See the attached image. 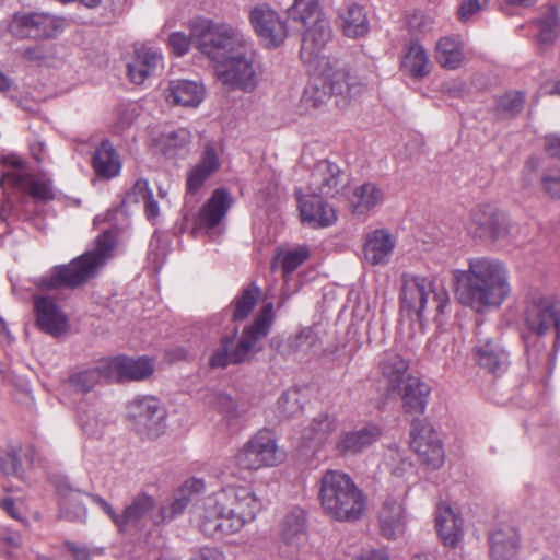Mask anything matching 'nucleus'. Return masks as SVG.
<instances>
[{"mask_svg": "<svg viewBox=\"0 0 560 560\" xmlns=\"http://www.w3.org/2000/svg\"><path fill=\"white\" fill-rule=\"evenodd\" d=\"M458 301L476 312L500 306L509 296L511 287L505 266L486 257L471 258L467 270H456Z\"/></svg>", "mask_w": 560, "mask_h": 560, "instance_id": "obj_1", "label": "nucleus"}, {"mask_svg": "<svg viewBox=\"0 0 560 560\" xmlns=\"http://www.w3.org/2000/svg\"><path fill=\"white\" fill-rule=\"evenodd\" d=\"M2 163L9 167L2 173L0 186L5 199L0 208V219L28 220L32 214L31 206L36 200L52 199L54 192L49 180L35 177L31 174L23 160L16 154L3 158Z\"/></svg>", "mask_w": 560, "mask_h": 560, "instance_id": "obj_2", "label": "nucleus"}, {"mask_svg": "<svg viewBox=\"0 0 560 560\" xmlns=\"http://www.w3.org/2000/svg\"><path fill=\"white\" fill-rule=\"evenodd\" d=\"M318 498L324 513L335 521H358L366 510L364 493L340 470H327L322 476Z\"/></svg>", "mask_w": 560, "mask_h": 560, "instance_id": "obj_3", "label": "nucleus"}, {"mask_svg": "<svg viewBox=\"0 0 560 560\" xmlns=\"http://www.w3.org/2000/svg\"><path fill=\"white\" fill-rule=\"evenodd\" d=\"M192 46L220 66L250 44L243 32L229 23L198 19L191 23Z\"/></svg>", "mask_w": 560, "mask_h": 560, "instance_id": "obj_4", "label": "nucleus"}, {"mask_svg": "<svg viewBox=\"0 0 560 560\" xmlns=\"http://www.w3.org/2000/svg\"><path fill=\"white\" fill-rule=\"evenodd\" d=\"M314 70L323 78V85L328 88L337 106H346L365 90V85L339 59L322 58Z\"/></svg>", "mask_w": 560, "mask_h": 560, "instance_id": "obj_5", "label": "nucleus"}, {"mask_svg": "<svg viewBox=\"0 0 560 560\" xmlns=\"http://www.w3.org/2000/svg\"><path fill=\"white\" fill-rule=\"evenodd\" d=\"M257 62L252 43L230 57L220 66H215L219 81L232 90L253 92L258 84Z\"/></svg>", "mask_w": 560, "mask_h": 560, "instance_id": "obj_6", "label": "nucleus"}, {"mask_svg": "<svg viewBox=\"0 0 560 560\" xmlns=\"http://www.w3.org/2000/svg\"><path fill=\"white\" fill-rule=\"evenodd\" d=\"M2 26L18 39L52 38L63 30L60 19L40 12H15L2 22Z\"/></svg>", "mask_w": 560, "mask_h": 560, "instance_id": "obj_7", "label": "nucleus"}, {"mask_svg": "<svg viewBox=\"0 0 560 560\" xmlns=\"http://www.w3.org/2000/svg\"><path fill=\"white\" fill-rule=\"evenodd\" d=\"M283 458L273 433L269 430H260L240 450L236 464L241 469L258 470L277 466Z\"/></svg>", "mask_w": 560, "mask_h": 560, "instance_id": "obj_8", "label": "nucleus"}, {"mask_svg": "<svg viewBox=\"0 0 560 560\" xmlns=\"http://www.w3.org/2000/svg\"><path fill=\"white\" fill-rule=\"evenodd\" d=\"M192 522L208 537L232 534L226 528L228 512L222 489L207 497L196 498L190 508Z\"/></svg>", "mask_w": 560, "mask_h": 560, "instance_id": "obj_9", "label": "nucleus"}, {"mask_svg": "<svg viewBox=\"0 0 560 560\" xmlns=\"http://www.w3.org/2000/svg\"><path fill=\"white\" fill-rule=\"evenodd\" d=\"M228 512L226 528L231 533L240 532L255 520L261 509V502L255 492L244 486H229L222 489Z\"/></svg>", "mask_w": 560, "mask_h": 560, "instance_id": "obj_10", "label": "nucleus"}, {"mask_svg": "<svg viewBox=\"0 0 560 560\" xmlns=\"http://www.w3.org/2000/svg\"><path fill=\"white\" fill-rule=\"evenodd\" d=\"M115 235L106 231L95 243V248L72 259V289L81 287L94 278L113 256Z\"/></svg>", "mask_w": 560, "mask_h": 560, "instance_id": "obj_11", "label": "nucleus"}, {"mask_svg": "<svg viewBox=\"0 0 560 560\" xmlns=\"http://www.w3.org/2000/svg\"><path fill=\"white\" fill-rule=\"evenodd\" d=\"M273 319V305L270 302L266 303L254 323L243 329L240 339L233 347L235 363L248 362L262 350L261 340L269 334Z\"/></svg>", "mask_w": 560, "mask_h": 560, "instance_id": "obj_12", "label": "nucleus"}, {"mask_svg": "<svg viewBox=\"0 0 560 560\" xmlns=\"http://www.w3.org/2000/svg\"><path fill=\"white\" fill-rule=\"evenodd\" d=\"M527 329L538 336L556 330L555 347L560 345V300L552 296L534 298L524 314Z\"/></svg>", "mask_w": 560, "mask_h": 560, "instance_id": "obj_13", "label": "nucleus"}, {"mask_svg": "<svg viewBox=\"0 0 560 560\" xmlns=\"http://www.w3.org/2000/svg\"><path fill=\"white\" fill-rule=\"evenodd\" d=\"M127 415L141 434L158 438L164 431L166 412L153 396H140L129 401Z\"/></svg>", "mask_w": 560, "mask_h": 560, "instance_id": "obj_14", "label": "nucleus"}, {"mask_svg": "<svg viewBox=\"0 0 560 560\" xmlns=\"http://www.w3.org/2000/svg\"><path fill=\"white\" fill-rule=\"evenodd\" d=\"M432 280L411 273L400 277V311L410 319L424 322L425 301L430 293Z\"/></svg>", "mask_w": 560, "mask_h": 560, "instance_id": "obj_15", "label": "nucleus"}, {"mask_svg": "<svg viewBox=\"0 0 560 560\" xmlns=\"http://www.w3.org/2000/svg\"><path fill=\"white\" fill-rule=\"evenodd\" d=\"M32 300L35 324L42 331L54 337L67 332L69 318L59 300L45 292L33 294Z\"/></svg>", "mask_w": 560, "mask_h": 560, "instance_id": "obj_16", "label": "nucleus"}, {"mask_svg": "<svg viewBox=\"0 0 560 560\" xmlns=\"http://www.w3.org/2000/svg\"><path fill=\"white\" fill-rule=\"evenodd\" d=\"M410 446L431 468L438 469L443 465L445 454L442 441L430 423L422 420L412 421Z\"/></svg>", "mask_w": 560, "mask_h": 560, "instance_id": "obj_17", "label": "nucleus"}, {"mask_svg": "<svg viewBox=\"0 0 560 560\" xmlns=\"http://www.w3.org/2000/svg\"><path fill=\"white\" fill-rule=\"evenodd\" d=\"M349 184V176L329 160L316 162L311 173L308 191L316 196L335 198L342 194Z\"/></svg>", "mask_w": 560, "mask_h": 560, "instance_id": "obj_18", "label": "nucleus"}, {"mask_svg": "<svg viewBox=\"0 0 560 560\" xmlns=\"http://www.w3.org/2000/svg\"><path fill=\"white\" fill-rule=\"evenodd\" d=\"M104 369L107 382H140L153 374L154 364L147 357L117 355L104 360Z\"/></svg>", "mask_w": 560, "mask_h": 560, "instance_id": "obj_19", "label": "nucleus"}, {"mask_svg": "<svg viewBox=\"0 0 560 560\" xmlns=\"http://www.w3.org/2000/svg\"><path fill=\"white\" fill-rule=\"evenodd\" d=\"M248 19L254 32L267 46L278 47L288 36L285 23L267 4H259L250 9Z\"/></svg>", "mask_w": 560, "mask_h": 560, "instance_id": "obj_20", "label": "nucleus"}, {"mask_svg": "<svg viewBox=\"0 0 560 560\" xmlns=\"http://www.w3.org/2000/svg\"><path fill=\"white\" fill-rule=\"evenodd\" d=\"M476 338L475 360L477 364L492 374H500L506 371L509 354L499 341L488 336L486 326L478 325Z\"/></svg>", "mask_w": 560, "mask_h": 560, "instance_id": "obj_21", "label": "nucleus"}, {"mask_svg": "<svg viewBox=\"0 0 560 560\" xmlns=\"http://www.w3.org/2000/svg\"><path fill=\"white\" fill-rule=\"evenodd\" d=\"M298 31L301 32L302 35L300 49L301 59L313 68L318 67L320 59L327 58L320 54L325 45L331 38L329 21H319L318 24L315 23L303 28H298Z\"/></svg>", "mask_w": 560, "mask_h": 560, "instance_id": "obj_22", "label": "nucleus"}, {"mask_svg": "<svg viewBox=\"0 0 560 560\" xmlns=\"http://www.w3.org/2000/svg\"><path fill=\"white\" fill-rule=\"evenodd\" d=\"M162 62L163 56L158 48L140 45L135 48L132 57L127 62L128 77L132 83L142 84L162 67Z\"/></svg>", "mask_w": 560, "mask_h": 560, "instance_id": "obj_23", "label": "nucleus"}, {"mask_svg": "<svg viewBox=\"0 0 560 560\" xmlns=\"http://www.w3.org/2000/svg\"><path fill=\"white\" fill-rule=\"evenodd\" d=\"M155 500L152 495L141 492L135 495L121 513L120 532L141 529L148 523L154 524Z\"/></svg>", "mask_w": 560, "mask_h": 560, "instance_id": "obj_24", "label": "nucleus"}, {"mask_svg": "<svg viewBox=\"0 0 560 560\" xmlns=\"http://www.w3.org/2000/svg\"><path fill=\"white\" fill-rule=\"evenodd\" d=\"M474 233L480 237L493 240L504 237L508 234V221L504 213L490 205L480 206L471 213Z\"/></svg>", "mask_w": 560, "mask_h": 560, "instance_id": "obj_25", "label": "nucleus"}, {"mask_svg": "<svg viewBox=\"0 0 560 560\" xmlns=\"http://www.w3.org/2000/svg\"><path fill=\"white\" fill-rule=\"evenodd\" d=\"M396 247L395 237L386 230L378 229L365 237L364 259L372 266L386 265Z\"/></svg>", "mask_w": 560, "mask_h": 560, "instance_id": "obj_26", "label": "nucleus"}, {"mask_svg": "<svg viewBox=\"0 0 560 560\" xmlns=\"http://www.w3.org/2000/svg\"><path fill=\"white\" fill-rule=\"evenodd\" d=\"M338 18L342 33L349 38L364 37L370 31L368 12L358 2H346L338 10Z\"/></svg>", "mask_w": 560, "mask_h": 560, "instance_id": "obj_27", "label": "nucleus"}, {"mask_svg": "<svg viewBox=\"0 0 560 560\" xmlns=\"http://www.w3.org/2000/svg\"><path fill=\"white\" fill-rule=\"evenodd\" d=\"M205 483L202 480H187L174 499L168 504H164L160 508L156 518H154V524L158 525L160 523L170 522L180 515L190 502H195L196 498H194V493L201 491Z\"/></svg>", "mask_w": 560, "mask_h": 560, "instance_id": "obj_28", "label": "nucleus"}, {"mask_svg": "<svg viewBox=\"0 0 560 560\" xmlns=\"http://www.w3.org/2000/svg\"><path fill=\"white\" fill-rule=\"evenodd\" d=\"M165 96L173 104L197 107L205 98V88L201 83L191 80H172L168 83Z\"/></svg>", "mask_w": 560, "mask_h": 560, "instance_id": "obj_29", "label": "nucleus"}, {"mask_svg": "<svg viewBox=\"0 0 560 560\" xmlns=\"http://www.w3.org/2000/svg\"><path fill=\"white\" fill-rule=\"evenodd\" d=\"M435 526L445 546L455 547L463 537V520L446 503H441L436 511Z\"/></svg>", "mask_w": 560, "mask_h": 560, "instance_id": "obj_30", "label": "nucleus"}, {"mask_svg": "<svg viewBox=\"0 0 560 560\" xmlns=\"http://www.w3.org/2000/svg\"><path fill=\"white\" fill-rule=\"evenodd\" d=\"M322 197L310 192L308 196L299 198L301 218L304 222L327 226L336 221L337 217L334 208L324 202Z\"/></svg>", "mask_w": 560, "mask_h": 560, "instance_id": "obj_31", "label": "nucleus"}, {"mask_svg": "<svg viewBox=\"0 0 560 560\" xmlns=\"http://www.w3.org/2000/svg\"><path fill=\"white\" fill-rule=\"evenodd\" d=\"M220 167V160L215 150L207 144L199 162L188 171L186 188L189 194L197 192L205 182Z\"/></svg>", "mask_w": 560, "mask_h": 560, "instance_id": "obj_32", "label": "nucleus"}, {"mask_svg": "<svg viewBox=\"0 0 560 560\" xmlns=\"http://www.w3.org/2000/svg\"><path fill=\"white\" fill-rule=\"evenodd\" d=\"M408 369L409 362L395 350L385 351L378 361V372L386 382L388 392L400 388Z\"/></svg>", "mask_w": 560, "mask_h": 560, "instance_id": "obj_33", "label": "nucleus"}, {"mask_svg": "<svg viewBox=\"0 0 560 560\" xmlns=\"http://www.w3.org/2000/svg\"><path fill=\"white\" fill-rule=\"evenodd\" d=\"M380 528L387 539L401 536L406 527V513L401 502L387 499L380 511Z\"/></svg>", "mask_w": 560, "mask_h": 560, "instance_id": "obj_34", "label": "nucleus"}, {"mask_svg": "<svg viewBox=\"0 0 560 560\" xmlns=\"http://www.w3.org/2000/svg\"><path fill=\"white\" fill-rule=\"evenodd\" d=\"M489 542L493 560H513L518 551L520 535L515 528L503 526L490 534Z\"/></svg>", "mask_w": 560, "mask_h": 560, "instance_id": "obj_35", "label": "nucleus"}, {"mask_svg": "<svg viewBox=\"0 0 560 560\" xmlns=\"http://www.w3.org/2000/svg\"><path fill=\"white\" fill-rule=\"evenodd\" d=\"M233 199L228 190L218 188L211 198L203 205L198 215V223L208 229L220 224L231 208Z\"/></svg>", "mask_w": 560, "mask_h": 560, "instance_id": "obj_36", "label": "nucleus"}, {"mask_svg": "<svg viewBox=\"0 0 560 560\" xmlns=\"http://www.w3.org/2000/svg\"><path fill=\"white\" fill-rule=\"evenodd\" d=\"M92 166L97 176L104 179H112L119 175L121 161L118 152L108 140H104L96 148Z\"/></svg>", "mask_w": 560, "mask_h": 560, "instance_id": "obj_37", "label": "nucleus"}, {"mask_svg": "<svg viewBox=\"0 0 560 560\" xmlns=\"http://www.w3.org/2000/svg\"><path fill=\"white\" fill-rule=\"evenodd\" d=\"M385 200L384 190L375 183L368 182L354 188L350 205L357 215H366Z\"/></svg>", "mask_w": 560, "mask_h": 560, "instance_id": "obj_38", "label": "nucleus"}, {"mask_svg": "<svg viewBox=\"0 0 560 560\" xmlns=\"http://www.w3.org/2000/svg\"><path fill=\"white\" fill-rule=\"evenodd\" d=\"M430 386L417 377H408L401 389L402 407L408 413L421 415L425 411Z\"/></svg>", "mask_w": 560, "mask_h": 560, "instance_id": "obj_39", "label": "nucleus"}, {"mask_svg": "<svg viewBox=\"0 0 560 560\" xmlns=\"http://www.w3.org/2000/svg\"><path fill=\"white\" fill-rule=\"evenodd\" d=\"M401 68L411 78L421 80L430 74L432 62L430 61L423 46L418 43H411L406 48V52L401 60Z\"/></svg>", "mask_w": 560, "mask_h": 560, "instance_id": "obj_40", "label": "nucleus"}, {"mask_svg": "<svg viewBox=\"0 0 560 560\" xmlns=\"http://www.w3.org/2000/svg\"><path fill=\"white\" fill-rule=\"evenodd\" d=\"M281 539L289 546H298L306 535V513L301 508L290 510L281 521Z\"/></svg>", "mask_w": 560, "mask_h": 560, "instance_id": "obj_41", "label": "nucleus"}, {"mask_svg": "<svg viewBox=\"0 0 560 560\" xmlns=\"http://www.w3.org/2000/svg\"><path fill=\"white\" fill-rule=\"evenodd\" d=\"M288 16L292 23L298 25L296 28H303L327 20L318 0H294V3L288 9Z\"/></svg>", "mask_w": 560, "mask_h": 560, "instance_id": "obj_42", "label": "nucleus"}, {"mask_svg": "<svg viewBox=\"0 0 560 560\" xmlns=\"http://www.w3.org/2000/svg\"><path fill=\"white\" fill-rule=\"evenodd\" d=\"M381 435L377 427H364L359 430L345 433L337 447L342 453L357 454L371 446Z\"/></svg>", "mask_w": 560, "mask_h": 560, "instance_id": "obj_43", "label": "nucleus"}, {"mask_svg": "<svg viewBox=\"0 0 560 560\" xmlns=\"http://www.w3.org/2000/svg\"><path fill=\"white\" fill-rule=\"evenodd\" d=\"M435 58L438 63L445 69H457L464 62L462 43L455 37H443L435 46Z\"/></svg>", "mask_w": 560, "mask_h": 560, "instance_id": "obj_44", "label": "nucleus"}, {"mask_svg": "<svg viewBox=\"0 0 560 560\" xmlns=\"http://www.w3.org/2000/svg\"><path fill=\"white\" fill-rule=\"evenodd\" d=\"M89 501L95 502L120 530L121 513H117L104 499L81 491L72 490V505L77 506V510L72 512V518L84 520L86 517V502Z\"/></svg>", "mask_w": 560, "mask_h": 560, "instance_id": "obj_45", "label": "nucleus"}, {"mask_svg": "<svg viewBox=\"0 0 560 560\" xmlns=\"http://www.w3.org/2000/svg\"><path fill=\"white\" fill-rule=\"evenodd\" d=\"M425 305L424 320L439 322L442 316L451 311L447 290L442 284L432 281Z\"/></svg>", "mask_w": 560, "mask_h": 560, "instance_id": "obj_46", "label": "nucleus"}, {"mask_svg": "<svg viewBox=\"0 0 560 560\" xmlns=\"http://www.w3.org/2000/svg\"><path fill=\"white\" fill-rule=\"evenodd\" d=\"M33 284L42 291L59 290L70 287V265H57L46 275L32 280Z\"/></svg>", "mask_w": 560, "mask_h": 560, "instance_id": "obj_47", "label": "nucleus"}, {"mask_svg": "<svg viewBox=\"0 0 560 560\" xmlns=\"http://www.w3.org/2000/svg\"><path fill=\"white\" fill-rule=\"evenodd\" d=\"M336 429V421L328 415L315 417L302 432V438L310 442L320 444Z\"/></svg>", "mask_w": 560, "mask_h": 560, "instance_id": "obj_48", "label": "nucleus"}, {"mask_svg": "<svg viewBox=\"0 0 560 560\" xmlns=\"http://www.w3.org/2000/svg\"><path fill=\"white\" fill-rule=\"evenodd\" d=\"M102 380H105L104 360L93 368H88L72 375V393H88Z\"/></svg>", "mask_w": 560, "mask_h": 560, "instance_id": "obj_49", "label": "nucleus"}, {"mask_svg": "<svg viewBox=\"0 0 560 560\" xmlns=\"http://www.w3.org/2000/svg\"><path fill=\"white\" fill-rule=\"evenodd\" d=\"M305 400L306 395L302 388H289L278 399V411L283 418L294 417L302 411Z\"/></svg>", "mask_w": 560, "mask_h": 560, "instance_id": "obj_50", "label": "nucleus"}, {"mask_svg": "<svg viewBox=\"0 0 560 560\" xmlns=\"http://www.w3.org/2000/svg\"><path fill=\"white\" fill-rule=\"evenodd\" d=\"M260 296V290L255 284H250L243 290L240 296L235 299V307L232 315L234 320H243L256 306Z\"/></svg>", "mask_w": 560, "mask_h": 560, "instance_id": "obj_51", "label": "nucleus"}, {"mask_svg": "<svg viewBox=\"0 0 560 560\" xmlns=\"http://www.w3.org/2000/svg\"><path fill=\"white\" fill-rule=\"evenodd\" d=\"M332 97L328 88H324L323 78L318 82L310 83L303 92L302 104L306 108H322Z\"/></svg>", "mask_w": 560, "mask_h": 560, "instance_id": "obj_52", "label": "nucleus"}, {"mask_svg": "<svg viewBox=\"0 0 560 560\" xmlns=\"http://www.w3.org/2000/svg\"><path fill=\"white\" fill-rule=\"evenodd\" d=\"M205 402L210 408L226 416L228 418L237 417V404L233 398L222 392L211 390L205 396Z\"/></svg>", "mask_w": 560, "mask_h": 560, "instance_id": "obj_53", "label": "nucleus"}, {"mask_svg": "<svg viewBox=\"0 0 560 560\" xmlns=\"http://www.w3.org/2000/svg\"><path fill=\"white\" fill-rule=\"evenodd\" d=\"M234 336H224L217 349H214L209 358V366L211 369H225L230 364H236L234 362V352L232 342Z\"/></svg>", "mask_w": 560, "mask_h": 560, "instance_id": "obj_54", "label": "nucleus"}, {"mask_svg": "<svg viewBox=\"0 0 560 560\" xmlns=\"http://www.w3.org/2000/svg\"><path fill=\"white\" fill-rule=\"evenodd\" d=\"M386 465L393 475L402 477L411 470L412 464L405 455V452L397 445L390 446L385 454Z\"/></svg>", "mask_w": 560, "mask_h": 560, "instance_id": "obj_55", "label": "nucleus"}, {"mask_svg": "<svg viewBox=\"0 0 560 560\" xmlns=\"http://www.w3.org/2000/svg\"><path fill=\"white\" fill-rule=\"evenodd\" d=\"M525 98L521 92H509L497 100V112L501 116H514L523 108Z\"/></svg>", "mask_w": 560, "mask_h": 560, "instance_id": "obj_56", "label": "nucleus"}, {"mask_svg": "<svg viewBox=\"0 0 560 560\" xmlns=\"http://www.w3.org/2000/svg\"><path fill=\"white\" fill-rule=\"evenodd\" d=\"M0 469L8 476H22V464L18 447L11 446L5 452L0 450Z\"/></svg>", "mask_w": 560, "mask_h": 560, "instance_id": "obj_57", "label": "nucleus"}, {"mask_svg": "<svg viewBox=\"0 0 560 560\" xmlns=\"http://www.w3.org/2000/svg\"><path fill=\"white\" fill-rule=\"evenodd\" d=\"M138 115L139 108L136 104L119 105L116 109L115 130L120 132L129 128L133 125Z\"/></svg>", "mask_w": 560, "mask_h": 560, "instance_id": "obj_58", "label": "nucleus"}, {"mask_svg": "<svg viewBox=\"0 0 560 560\" xmlns=\"http://www.w3.org/2000/svg\"><path fill=\"white\" fill-rule=\"evenodd\" d=\"M308 257V250L304 247L288 250L278 256L284 273L294 271Z\"/></svg>", "mask_w": 560, "mask_h": 560, "instance_id": "obj_59", "label": "nucleus"}, {"mask_svg": "<svg viewBox=\"0 0 560 560\" xmlns=\"http://www.w3.org/2000/svg\"><path fill=\"white\" fill-rule=\"evenodd\" d=\"M152 190L149 188L148 180L140 178L138 179L131 189L126 194L122 203L129 206L132 203L143 202L152 195Z\"/></svg>", "mask_w": 560, "mask_h": 560, "instance_id": "obj_60", "label": "nucleus"}, {"mask_svg": "<svg viewBox=\"0 0 560 560\" xmlns=\"http://www.w3.org/2000/svg\"><path fill=\"white\" fill-rule=\"evenodd\" d=\"M317 342V336L311 328H303L291 339V348L295 352H307Z\"/></svg>", "mask_w": 560, "mask_h": 560, "instance_id": "obj_61", "label": "nucleus"}, {"mask_svg": "<svg viewBox=\"0 0 560 560\" xmlns=\"http://www.w3.org/2000/svg\"><path fill=\"white\" fill-rule=\"evenodd\" d=\"M559 23L555 15H549L540 22L538 39L541 44H550L559 36Z\"/></svg>", "mask_w": 560, "mask_h": 560, "instance_id": "obj_62", "label": "nucleus"}, {"mask_svg": "<svg viewBox=\"0 0 560 560\" xmlns=\"http://www.w3.org/2000/svg\"><path fill=\"white\" fill-rule=\"evenodd\" d=\"M168 45L174 54L177 56H184L188 52L189 46L192 45L191 32L189 33V36H186L180 32L172 33L168 37Z\"/></svg>", "mask_w": 560, "mask_h": 560, "instance_id": "obj_63", "label": "nucleus"}, {"mask_svg": "<svg viewBox=\"0 0 560 560\" xmlns=\"http://www.w3.org/2000/svg\"><path fill=\"white\" fill-rule=\"evenodd\" d=\"M18 51L23 59L30 62L42 61L48 56V50L43 44H34L26 47H21Z\"/></svg>", "mask_w": 560, "mask_h": 560, "instance_id": "obj_64", "label": "nucleus"}]
</instances>
